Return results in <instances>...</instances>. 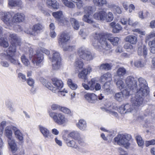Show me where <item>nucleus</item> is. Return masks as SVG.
<instances>
[{"instance_id": "nucleus-63", "label": "nucleus", "mask_w": 155, "mask_h": 155, "mask_svg": "<svg viewBox=\"0 0 155 155\" xmlns=\"http://www.w3.org/2000/svg\"><path fill=\"white\" fill-rule=\"evenodd\" d=\"M148 45L150 47V48H151V47L155 46V38L152 40H150L149 41Z\"/></svg>"}, {"instance_id": "nucleus-8", "label": "nucleus", "mask_w": 155, "mask_h": 155, "mask_svg": "<svg viewBox=\"0 0 155 155\" xmlns=\"http://www.w3.org/2000/svg\"><path fill=\"white\" fill-rule=\"evenodd\" d=\"M28 50L29 52V58L30 59L33 58L32 62L35 65H39L41 63L44 59V57L41 53L37 52L36 54L34 55L33 48H32L28 47Z\"/></svg>"}, {"instance_id": "nucleus-46", "label": "nucleus", "mask_w": 155, "mask_h": 155, "mask_svg": "<svg viewBox=\"0 0 155 155\" xmlns=\"http://www.w3.org/2000/svg\"><path fill=\"white\" fill-rule=\"evenodd\" d=\"M78 143L82 147H84V146H85L86 145L85 137H84L81 136L80 133H79V137H78Z\"/></svg>"}, {"instance_id": "nucleus-14", "label": "nucleus", "mask_w": 155, "mask_h": 155, "mask_svg": "<svg viewBox=\"0 0 155 155\" xmlns=\"http://www.w3.org/2000/svg\"><path fill=\"white\" fill-rule=\"evenodd\" d=\"M139 82L138 90L142 94L143 97L147 95L149 92V89L146 81L142 78L140 77L138 78Z\"/></svg>"}, {"instance_id": "nucleus-52", "label": "nucleus", "mask_w": 155, "mask_h": 155, "mask_svg": "<svg viewBox=\"0 0 155 155\" xmlns=\"http://www.w3.org/2000/svg\"><path fill=\"white\" fill-rule=\"evenodd\" d=\"M155 37V31H151L149 34L147 35L145 38V42L149 41L151 38Z\"/></svg>"}, {"instance_id": "nucleus-53", "label": "nucleus", "mask_w": 155, "mask_h": 155, "mask_svg": "<svg viewBox=\"0 0 155 155\" xmlns=\"http://www.w3.org/2000/svg\"><path fill=\"white\" fill-rule=\"evenodd\" d=\"M79 34L84 39H85L86 36L89 34V32L86 29H81L79 32Z\"/></svg>"}, {"instance_id": "nucleus-28", "label": "nucleus", "mask_w": 155, "mask_h": 155, "mask_svg": "<svg viewBox=\"0 0 155 155\" xmlns=\"http://www.w3.org/2000/svg\"><path fill=\"white\" fill-rule=\"evenodd\" d=\"M12 126H8L5 129V135L8 138V144L12 137V132L11 130Z\"/></svg>"}, {"instance_id": "nucleus-37", "label": "nucleus", "mask_w": 155, "mask_h": 155, "mask_svg": "<svg viewBox=\"0 0 155 155\" xmlns=\"http://www.w3.org/2000/svg\"><path fill=\"white\" fill-rule=\"evenodd\" d=\"M93 2L96 6H102L107 3V0H93Z\"/></svg>"}, {"instance_id": "nucleus-44", "label": "nucleus", "mask_w": 155, "mask_h": 155, "mask_svg": "<svg viewBox=\"0 0 155 155\" xmlns=\"http://www.w3.org/2000/svg\"><path fill=\"white\" fill-rule=\"evenodd\" d=\"M71 2L75 3L76 6L78 9H81L83 6L84 3L82 0H70Z\"/></svg>"}, {"instance_id": "nucleus-16", "label": "nucleus", "mask_w": 155, "mask_h": 155, "mask_svg": "<svg viewBox=\"0 0 155 155\" xmlns=\"http://www.w3.org/2000/svg\"><path fill=\"white\" fill-rule=\"evenodd\" d=\"M44 27L41 24L38 23L34 25L32 28V31H31V29L29 28L27 30H25V31L26 33L30 34L33 36H36L41 31H43Z\"/></svg>"}, {"instance_id": "nucleus-24", "label": "nucleus", "mask_w": 155, "mask_h": 155, "mask_svg": "<svg viewBox=\"0 0 155 155\" xmlns=\"http://www.w3.org/2000/svg\"><path fill=\"white\" fill-rule=\"evenodd\" d=\"M46 5L50 8L55 9H58L60 7L59 3L56 0H46Z\"/></svg>"}, {"instance_id": "nucleus-2", "label": "nucleus", "mask_w": 155, "mask_h": 155, "mask_svg": "<svg viewBox=\"0 0 155 155\" xmlns=\"http://www.w3.org/2000/svg\"><path fill=\"white\" fill-rule=\"evenodd\" d=\"M125 83L127 85L126 89L123 90L122 92L116 93L114 96V98L117 101H122L124 99V95L127 97L132 94L133 89L137 86V81L132 76H128L125 79Z\"/></svg>"}, {"instance_id": "nucleus-4", "label": "nucleus", "mask_w": 155, "mask_h": 155, "mask_svg": "<svg viewBox=\"0 0 155 155\" xmlns=\"http://www.w3.org/2000/svg\"><path fill=\"white\" fill-rule=\"evenodd\" d=\"M94 19L100 21H106L109 22L114 18V15L111 12H109L107 14L106 11L104 10L97 11L93 15Z\"/></svg>"}, {"instance_id": "nucleus-43", "label": "nucleus", "mask_w": 155, "mask_h": 155, "mask_svg": "<svg viewBox=\"0 0 155 155\" xmlns=\"http://www.w3.org/2000/svg\"><path fill=\"white\" fill-rule=\"evenodd\" d=\"M112 65L111 64L105 63L102 64H101L100 67L99 68L100 70H106L108 71V70H110L111 68Z\"/></svg>"}, {"instance_id": "nucleus-33", "label": "nucleus", "mask_w": 155, "mask_h": 155, "mask_svg": "<svg viewBox=\"0 0 155 155\" xmlns=\"http://www.w3.org/2000/svg\"><path fill=\"white\" fill-rule=\"evenodd\" d=\"M82 68V71L79 72L78 77L79 78L83 79L84 82H86L87 80L86 69L85 68Z\"/></svg>"}, {"instance_id": "nucleus-61", "label": "nucleus", "mask_w": 155, "mask_h": 155, "mask_svg": "<svg viewBox=\"0 0 155 155\" xmlns=\"http://www.w3.org/2000/svg\"><path fill=\"white\" fill-rule=\"evenodd\" d=\"M132 31H133L136 32H137L139 34H141V35H144L145 34V31H142L140 29H133Z\"/></svg>"}, {"instance_id": "nucleus-48", "label": "nucleus", "mask_w": 155, "mask_h": 155, "mask_svg": "<svg viewBox=\"0 0 155 155\" xmlns=\"http://www.w3.org/2000/svg\"><path fill=\"white\" fill-rule=\"evenodd\" d=\"M21 61L22 63L25 66H28L30 65V63L29 60L27 58L25 55H22L21 57Z\"/></svg>"}, {"instance_id": "nucleus-11", "label": "nucleus", "mask_w": 155, "mask_h": 155, "mask_svg": "<svg viewBox=\"0 0 155 155\" xmlns=\"http://www.w3.org/2000/svg\"><path fill=\"white\" fill-rule=\"evenodd\" d=\"M51 61L52 68L54 70H58L61 66V58L58 52L53 51Z\"/></svg>"}, {"instance_id": "nucleus-7", "label": "nucleus", "mask_w": 155, "mask_h": 155, "mask_svg": "<svg viewBox=\"0 0 155 155\" xmlns=\"http://www.w3.org/2000/svg\"><path fill=\"white\" fill-rule=\"evenodd\" d=\"M49 116L54 122L59 125L64 124L68 121V120L64 114L61 113L51 112L49 113Z\"/></svg>"}, {"instance_id": "nucleus-19", "label": "nucleus", "mask_w": 155, "mask_h": 155, "mask_svg": "<svg viewBox=\"0 0 155 155\" xmlns=\"http://www.w3.org/2000/svg\"><path fill=\"white\" fill-rule=\"evenodd\" d=\"M134 110V107L133 105L131 106L130 104L127 103L125 105H122L120 107L118 111L121 114H124L127 112H132Z\"/></svg>"}, {"instance_id": "nucleus-35", "label": "nucleus", "mask_w": 155, "mask_h": 155, "mask_svg": "<svg viewBox=\"0 0 155 155\" xmlns=\"http://www.w3.org/2000/svg\"><path fill=\"white\" fill-rule=\"evenodd\" d=\"M127 73V70L124 67L119 68L117 71V74L119 77H124Z\"/></svg>"}, {"instance_id": "nucleus-22", "label": "nucleus", "mask_w": 155, "mask_h": 155, "mask_svg": "<svg viewBox=\"0 0 155 155\" xmlns=\"http://www.w3.org/2000/svg\"><path fill=\"white\" fill-rule=\"evenodd\" d=\"M39 130L45 138H52L53 136L47 128L42 125L39 126Z\"/></svg>"}, {"instance_id": "nucleus-36", "label": "nucleus", "mask_w": 155, "mask_h": 155, "mask_svg": "<svg viewBox=\"0 0 155 155\" xmlns=\"http://www.w3.org/2000/svg\"><path fill=\"white\" fill-rule=\"evenodd\" d=\"M68 136L71 137L73 139L77 140L78 142V138L79 137V133L77 131H73L69 133L68 135Z\"/></svg>"}, {"instance_id": "nucleus-39", "label": "nucleus", "mask_w": 155, "mask_h": 155, "mask_svg": "<svg viewBox=\"0 0 155 155\" xmlns=\"http://www.w3.org/2000/svg\"><path fill=\"white\" fill-rule=\"evenodd\" d=\"M71 22L72 26L75 30H78L80 27L78 21L74 18H71L70 19Z\"/></svg>"}, {"instance_id": "nucleus-17", "label": "nucleus", "mask_w": 155, "mask_h": 155, "mask_svg": "<svg viewBox=\"0 0 155 155\" xmlns=\"http://www.w3.org/2000/svg\"><path fill=\"white\" fill-rule=\"evenodd\" d=\"M78 54L81 58L86 60H92L94 57L91 52L89 51L85 48L83 47L79 48L78 50Z\"/></svg>"}, {"instance_id": "nucleus-42", "label": "nucleus", "mask_w": 155, "mask_h": 155, "mask_svg": "<svg viewBox=\"0 0 155 155\" xmlns=\"http://www.w3.org/2000/svg\"><path fill=\"white\" fill-rule=\"evenodd\" d=\"M67 84L70 88L73 90H75L78 87L77 84L74 83L71 79H68L67 80Z\"/></svg>"}, {"instance_id": "nucleus-55", "label": "nucleus", "mask_w": 155, "mask_h": 155, "mask_svg": "<svg viewBox=\"0 0 155 155\" xmlns=\"http://www.w3.org/2000/svg\"><path fill=\"white\" fill-rule=\"evenodd\" d=\"M134 65L137 67H142L145 65L143 62L141 60H137L135 61L134 63Z\"/></svg>"}, {"instance_id": "nucleus-29", "label": "nucleus", "mask_w": 155, "mask_h": 155, "mask_svg": "<svg viewBox=\"0 0 155 155\" xmlns=\"http://www.w3.org/2000/svg\"><path fill=\"white\" fill-rule=\"evenodd\" d=\"M76 124L77 126L79 129H81V130H85L87 127L86 122L84 119L80 120L78 122L76 123Z\"/></svg>"}, {"instance_id": "nucleus-60", "label": "nucleus", "mask_w": 155, "mask_h": 155, "mask_svg": "<svg viewBox=\"0 0 155 155\" xmlns=\"http://www.w3.org/2000/svg\"><path fill=\"white\" fill-rule=\"evenodd\" d=\"M145 144L146 147H148L149 145H151V144H155V140H152L149 141H146Z\"/></svg>"}, {"instance_id": "nucleus-20", "label": "nucleus", "mask_w": 155, "mask_h": 155, "mask_svg": "<svg viewBox=\"0 0 155 155\" xmlns=\"http://www.w3.org/2000/svg\"><path fill=\"white\" fill-rule=\"evenodd\" d=\"M12 23H19V22L23 21L25 19V15L20 12L15 13H14L13 12Z\"/></svg>"}, {"instance_id": "nucleus-25", "label": "nucleus", "mask_w": 155, "mask_h": 155, "mask_svg": "<svg viewBox=\"0 0 155 155\" xmlns=\"http://www.w3.org/2000/svg\"><path fill=\"white\" fill-rule=\"evenodd\" d=\"M110 26L113 28L112 31L114 33H118L122 29V26L120 24H116L115 22H111L110 24Z\"/></svg>"}, {"instance_id": "nucleus-18", "label": "nucleus", "mask_w": 155, "mask_h": 155, "mask_svg": "<svg viewBox=\"0 0 155 155\" xmlns=\"http://www.w3.org/2000/svg\"><path fill=\"white\" fill-rule=\"evenodd\" d=\"M8 40L11 43L10 47H15L16 49L17 46H20L21 44V39L16 34H9Z\"/></svg>"}, {"instance_id": "nucleus-40", "label": "nucleus", "mask_w": 155, "mask_h": 155, "mask_svg": "<svg viewBox=\"0 0 155 155\" xmlns=\"http://www.w3.org/2000/svg\"><path fill=\"white\" fill-rule=\"evenodd\" d=\"M63 138L64 140H66V143L68 146V147H72L75 148H77L78 147V145L74 140H72L68 141V139H66V137H64Z\"/></svg>"}, {"instance_id": "nucleus-31", "label": "nucleus", "mask_w": 155, "mask_h": 155, "mask_svg": "<svg viewBox=\"0 0 155 155\" xmlns=\"http://www.w3.org/2000/svg\"><path fill=\"white\" fill-rule=\"evenodd\" d=\"M8 145L10 146L11 150L12 152L15 153L18 150L17 144L16 143L15 140L13 137L10 141Z\"/></svg>"}, {"instance_id": "nucleus-13", "label": "nucleus", "mask_w": 155, "mask_h": 155, "mask_svg": "<svg viewBox=\"0 0 155 155\" xmlns=\"http://www.w3.org/2000/svg\"><path fill=\"white\" fill-rule=\"evenodd\" d=\"M144 97L140 91L138 90L134 97L131 100V103L133 106H140L143 104Z\"/></svg>"}, {"instance_id": "nucleus-56", "label": "nucleus", "mask_w": 155, "mask_h": 155, "mask_svg": "<svg viewBox=\"0 0 155 155\" xmlns=\"http://www.w3.org/2000/svg\"><path fill=\"white\" fill-rule=\"evenodd\" d=\"M61 111L64 113L65 114H71V111L70 109H68V108L66 107L61 106Z\"/></svg>"}, {"instance_id": "nucleus-5", "label": "nucleus", "mask_w": 155, "mask_h": 155, "mask_svg": "<svg viewBox=\"0 0 155 155\" xmlns=\"http://www.w3.org/2000/svg\"><path fill=\"white\" fill-rule=\"evenodd\" d=\"M132 136L130 134H118L114 138L115 142L119 145H122L126 148H128L130 145L129 141Z\"/></svg>"}, {"instance_id": "nucleus-26", "label": "nucleus", "mask_w": 155, "mask_h": 155, "mask_svg": "<svg viewBox=\"0 0 155 155\" xmlns=\"http://www.w3.org/2000/svg\"><path fill=\"white\" fill-rule=\"evenodd\" d=\"M125 40L126 41L128 42L132 45L136 44L138 42V39L137 36L133 35L127 36L125 38Z\"/></svg>"}, {"instance_id": "nucleus-32", "label": "nucleus", "mask_w": 155, "mask_h": 155, "mask_svg": "<svg viewBox=\"0 0 155 155\" xmlns=\"http://www.w3.org/2000/svg\"><path fill=\"white\" fill-rule=\"evenodd\" d=\"M114 81L116 82L117 88L119 89H122L124 88V87L126 88V86L127 84H126V86L124 83V81H123L122 80L120 79H115L114 80Z\"/></svg>"}, {"instance_id": "nucleus-15", "label": "nucleus", "mask_w": 155, "mask_h": 155, "mask_svg": "<svg viewBox=\"0 0 155 155\" xmlns=\"http://www.w3.org/2000/svg\"><path fill=\"white\" fill-rule=\"evenodd\" d=\"M83 87L86 90H100L101 86L100 84L96 82L95 79L93 78L91 81H88L87 84L83 83L82 84Z\"/></svg>"}, {"instance_id": "nucleus-51", "label": "nucleus", "mask_w": 155, "mask_h": 155, "mask_svg": "<svg viewBox=\"0 0 155 155\" xmlns=\"http://www.w3.org/2000/svg\"><path fill=\"white\" fill-rule=\"evenodd\" d=\"M136 139L137 140V142L139 147H142L144 143V141L142 138L141 137L140 135H137L136 136Z\"/></svg>"}, {"instance_id": "nucleus-23", "label": "nucleus", "mask_w": 155, "mask_h": 155, "mask_svg": "<svg viewBox=\"0 0 155 155\" xmlns=\"http://www.w3.org/2000/svg\"><path fill=\"white\" fill-rule=\"evenodd\" d=\"M12 128L15 137L19 141L22 142L24 139L23 133H22L19 129L16 126H13Z\"/></svg>"}, {"instance_id": "nucleus-54", "label": "nucleus", "mask_w": 155, "mask_h": 155, "mask_svg": "<svg viewBox=\"0 0 155 155\" xmlns=\"http://www.w3.org/2000/svg\"><path fill=\"white\" fill-rule=\"evenodd\" d=\"M127 23L129 25L131 26L135 27L138 25L139 22H137V21L134 22L132 19L130 18H129L127 19Z\"/></svg>"}, {"instance_id": "nucleus-9", "label": "nucleus", "mask_w": 155, "mask_h": 155, "mask_svg": "<svg viewBox=\"0 0 155 155\" xmlns=\"http://www.w3.org/2000/svg\"><path fill=\"white\" fill-rule=\"evenodd\" d=\"M95 11L94 8L91 6H86L84 8V14L83 16L82 19L84 21L93 24L94 22L92 18V14Z\"/></svg>"}, {"instance_id": "nucleus-12", "label": "nucleus", "mask_w": 155, "mask_h": 155, "mask_svg": "<svg viewBox=\"0 0 155 155\" xmlns=\"http://www.w3.org/2000/svg\"><path fill=\"white\" fill-rule=\"evenodd\" d=\"M13 12L2 11L0 12V18L7 26L11 25L12 24Z\"/></svg>"}, {"instance_id": "nucleus-49", "label": "nucleus", "mask_w": 155, "mask_h": 155, "mask_svg": "<svg viewBox=\"0 0 155 155\" xmlns=\"http://www.w3.org/2000/svg\"><path fill=\"white\" fill-rule=\"evenodd\" d=\"M9 45L6 39H4L3 37L0 38V46H2L5 48H7L9 46Z\"/></svg>"}, {"instance_id": "nucleus-50", "label": "nucleus", "mask_w": 155, "mask_h": 155, "mask_svg": "<svg viewBox=\"0 0 155 155\" xmlns=\"http://www.w3.org/2000/svg\"><path fill=\"white\" fill-rule=\"evenodd\" d=\"M124 47L127 51L130 52H133L135 50L134 47L130 43H125L124 45Z\"/></svg>"}, {"instance_id": "nucleus-45", "label": "nucleus", "mask_w": 155, "mask_h": 155, "mask_svg": "<svg viewBox=\"0 0 155 155\" xmlns=\"http://www.w3.org/2000/svg\"><path fill=\"white\" fill-rule=\"evenodd\" d=\"M84 64L83 61L81 59H78L75 63V66L76 69L78 70H80L83 68Z\"/></svg>"}, {"instance_id": "nucleus-62", "label": "nucleus", "mask_w": 155, "mask_h": 155, "mask_svg": "<svg viewBox=\"0 0 155 155\" xmlns=\"http://www.w3.org/2000/svg\"><path fill=\"white\" fill-rule=\"evenodd\" d=\"M148 45L150 47V48H151V47L155 46V38L152 40H150L149 41Z\"/></svg>"}, {"instance_id": "nucleus-59", "label": "nucleus", "mask_w": 155, "mask_h": 155, "mask_svg": "<svg viewBox=\"0 0 155 155\" xmlns=\"http://www.w3.org/2000/svg\"><path fill=\"white\" fill-rule=\"evenodd\" d=\"M0 64L2 66L5 67H8L9 66V64L7 61H5V60H2L1 61Z\"/></svg>"}, {"instance_id": "nucleus-1", "label": "nucleus", "mask_w": 155, "mask_h": 155, "mask_svg": "<svg viewBox=\"0 0 155 155\" xmlns=\"http://www.w3.org/2000/svg\"><path fill=\"white\" fill-rule=\"evenodd\" d=\"M94 39L92 45L98 51L104 53L106 50L111 48V45L107 42L109 40L113 46H116L118 44L120 38L117 37H111V35L104 33L103 35L95 34L94 36Z\"/></svg>"}, {"instance_id": "nucleus-58", "label": "nucleus", "mask_w": 155, "mask_h": 155, "mask_svg": "<svg viewBox=\"0 0 155 155\" xmlns=\"http://www.w3.org/2000/svg\"><path fill=\"white\" fill-rule=\"evenodd\" d=\"M27 82L30 86H32L35 83V81L32 78H29L27 80Z\"/></svg>"}, {"instance_id": "nucleus-57", "label": "nucleus", "mask_w": 155, "mask_h": 155, "mask_svg": "<svg viewBox=\"0 0 155 155\" xmlns=\"http://www.w3.org/2000/svg\"><path fill=\"white\" fill-rule=\"evenodd\" d=\"M51 109L53 110H61V106L57 104H53L51 106Z\"/></svg>"}, {"instance_id": "nucleus-10", "label": "nucleus", "mask_w": 155, "mask_h": 155, "mask_svg": "<svg viewBox=\"0 0 155 155\" xmlns=\"http://www.w3.org/2000/svg\"><path fill=\"white\" fill-rule=\"evenodd\" d=\"M16 50V47H9L6 50V52L7 55L8 56V60L11 63L21 66V64L18 59L15 58Z\"/></svg>"}, {"instance_id": "nucleus-38", "label": "nucleus", "mask_w": 155, "mask_h": 155, "mask_svg": "<svg viewBox=\"0 0 155 155\" xmlns=\"http://www.w3.org/2000/svg\"><path fill=\"white\" fill-rule=\"evenodd\" d=\"M65 6L70 8H74L75 7V5L68 0H61Z\"/></svg>"}, {"instance_id": "nucleus-64", "label": "nucleus", "mask_w": 155, "mask_h": 155, "mask_svg": "<svg viewBox=\"0 0 155 155\" xmlns=\"http://www.w3.org/2000/svg\"><path fill=\"white\" fill-rule=\"evenodd\" d=\"M110 81H106L105 84L104 85L103 88L104 89V91H106V88H108V87L110 86Z\"/></svg>"}, {"instance_id": "nucleus-41", "label": "nucleus", "mask_w": 155, "mask_h": 155, "mask_svg": "<svg viewBox=\"0 0 155 155\" xmlns=\"http://www.w3.org/2000/svg\"><path fill=\"white\" fill-rule=\"evenodd\" d=\"M52 15L54 18L57 19L60 22V20L63 16V12L61 10L53 12Z\"/></svg>"}, {"instance_id": "nucleus-34", "label": "nucleus", "mask_w": 155, "mask_h": 155, "mask_svg": "<svg viewBox=\"0 0 155 155\" xmlns=\"http://www.w3.org/2000/svg\"><path fill=\"white\" fill-rule=\"evenodd\" d=\"M8 5L10 6H20L22 5L21 0H8Z\"/></svg>"}, {"instance_id": "nucleus-21", "label": "nucleus", "mask_w": 155, "mask_h": 155, "mask_svg": "<svg viewBox=\"0 0 155 155\" xmlns=\"http://www.w3.org/2000/svg\"><path fill=\"white\" fill-rule=\"evenodd\" d=\"M85 99L90 103H96L98 97L96 94L93 93H87L84 95Z\"/></svg>"}, {"instance_id": "nucleus-3", "label": "nucleus", "mask_w": 155, "mask_h": 155, "mask_svg": "<svg viewBox=\"0 0 155 155\" xmlns=\"http://www.w3.org/2000/svg\"><path fill=\"white\" fill-rule=\"evenodd\" d=\"M43 85L51 90L54 93H58L59 95H65L64 93H68L67 90L64 89L63 91H61V89L63 87V84L62 81L59 80L56 78L52 79L51 85L50 82L48 80L42 79L41 80Z\"/></svg>"}, {"instance_id": "nucleus-47", "label": "nucleus", "mask_w": 155, "mask_h": 155, "mask_svg": "<svg viewBox=\"0 0 155 155\" xmlns=\"http://www.w3.org/2000/svg\"><path fill=\"white\" fill-rule=\"evenodd\" d=\"M149 14L148 12L146 11V12H143L142 10L139 11L138 13V17L141 19H143L147 18Z\"/></svg>"}, {"instance_id": "nucleus-30", "label": "nucleus", "mask_w": 155, "mask_h": 155, "mask_svg": "<svg viewBox=\"0 0 155 155\" xmlns=\"http://www.w3.org/2000/svg\"><path fill=\"white\" fill-rule=\"evenodd\" d=\"M112 80L111 74L110 73H107L103 74L101 77L100 81L101 82L108 81Z\"/></svg>"}, {"instance_id": "nucleus-27", "label": "nucleus", "mask_w": 155, "mask_h": 155, "mask_svg": "<svg viewBox=\"0 0 155 155\" xmlns=\"http://www.w3.org/2000/svg\"><path fill=\"white\" fill-rule=\"evenodd\" d=\"M148 50L146 45H143V47H139L138 48L137 53L138 55H143L144 57L147 54Z\"/></svg>"}, {"instance_id": "nucleus-6", "label": "nucleus", "mask_w": 155, "mask_h": 155, "mask_svg": "<svg viewBox=\"0 0 155 155\" xmlns=\"http://www.w3.org/2000/svg\"><path fill=\"white\" fill-rule=\"evenodd\" d=\"M70 37L68 33H63L60 35L58 40L59 45L62 47L64 51H73L75 49L74 46L67 45L66 42Z\"/></svg>"}]
</instances>
